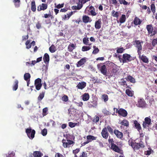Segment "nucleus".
<instances>
[{"mask_svg": "<svg viewBox=\"0 0 157 157\" xmlns=\"http://www.w3.org/2000/svg\"><path fill=\"white\" fill-rule=\"evenodd\" d=\"M48 111V108L46 107L44 108L43 109V116H45L47 114V112Z\"/></svg>", "mask_w": 157, "mask_h": 157, "instance_id": "59", "label": "nucleus"}, {"mask_svg": "<svg viewBox=\"0 0 157 157\" xmlns=\"http://www.w3.org/2000/svg\"><path fill=\"white\" fill-rule=\"evenodd\" d=\"M101 20L100 19L96 21L95 23L94 26L96 29H99L101 27Z\"/></svg>", "mask_w": 157, "mask_h": 157, "instance_id": "18", "label": "nucleus"}, {"mask_svg": "<svg viewBox=\"0 0 157 157\" xmlns=\"http://www.w3.org/2000/svg\"><path fill=\"white\" fill-rule=\"evenodd\" d=\"M149 150L147 151H145L144 154L146 155H150L151 154V152L153 151L150 148H148Z\"/></svg>", "mask_w": 157, "mask_h": 157, "instance_id": "55", "label": "nucleus"}, {"mask_svg": "<svg viewBox=\"0 0 157 157\" xmlns=\"http://www.w3.org/2000/svg\"><path fill=\"white\" fill-rule=\"evenodd\" d=\"M121 4H123L124 5H129L130 2L128 3L125 0H118Z\"/></svg>", "mask_w": 157, "mask_h": 157, "instance_id": "47", "label": "nucleus"}, {"mask_svg": "<svg viewBox=\"0 0 157 157\" xmlns=\"http://www.w3.org/2000/svg\"><path fill=\"white\" fill-rule=\"evenodd\" d=\"M33 155L34 157H41L43 154L40 151H35L33 152Z\"/></svg>", "mask_w": 157, "mask_h": 157, "instance_id": "24", "label": "nucleus"}, {"mask_svg": "<svg viewBox=\"0 0 157 157\" xmlns=\"http://www.w3.org/2000/svg\"><path fill=\"white\" fill-rule=\"evenodd\" d=\"M98 67L99 68L100 67V70L101 73L104 75H107V68L105 65H102V63L98 64Z\"/></svg>", "mask_w": 157, "mask_h": 157, "instance_id": "10", "label": "nucleus"}, {"mask_svg": "<svg viewBox=\"0 0 157 157\" xmlns=\"http://www.w3.org/2000/svg\"><path fill=\"white\" fill-rule=\"evenodd\" d=\"M99 120V118L98 116H95L94 119L93 121L96 123L98 122Z\"/></svg>", "mask_w": 157, "mask_h": 157, "instance_id": "61", "label": "nucleus"}, {"mask_svg": "<svg viewBox=\"0 0 157 157\" xmlns=\"http://www.w3.org/2000/svg\"><path fill=\"white\" fill-rule=\"evenodd\" d=\"M136 105L139 107H145L146 105V103L144 99L140 98L138 99Z\"/></svg>", "mask_w": 157, "mask_h": 157, "instance_id": "11", "label": "nucleus"}, {"mask_svg": "<svg viewBox=\"0 0 157 157\" xmlns=\"http://www.w3.org/2000/svg\"><path fill=\"white\" fill-rule=\"evenodd\" d=\"M111 149L114 151L119 153L121 154H123V151L119 147L115 144H112L111 146Z\"/></svg>", "mask_w": 157, "mask_h": 157, "instance_id": "7", "label": "nucleus"}, {"mask_svg": "<svg viewBox=\"0 0 157 157\" xmlns=\"http://www.w3.org/2000/svg\"><path fill=\"white\" fill-rule=\"evenodd\" d=\"M31 10L33 12L36 11V6L35 1H33L31 3Z\"/></svg>", "mask_w": 157, "mask_h": 157, "instance_id": "34", "label": "nucleus"}, {"mask_svg": "<svg viewBox=\"0 0 157 157\" xmlns=\"http://www.w3.org/2000/svg\"><path fill=\"white\" fill-rule=\"evenodd\" d=\"M87 8H89L88 10V12L89 13V14H91L92 16H95L97 14L95 12V9L94 6H91Z\"/></svg>", "mask_w": 157, "mask_h": 157, "instance_id": "13", "label": "nucleus"}, {"mask_svg": "<svg viewBox=\"0 0 157 157\" xmlns=\"http://www.w3.org/2000/svg\"><path fill=\"white\" fill-rule=\"evenodd\" d=\"M108 64H109V65L112 68L111 73L114 74L115 75L119 70L117 66L113 63L109 61H108Z\"/></svg>", "mask_w": 157, "mask_h": 157, "instance_id": "8", "label": "nucleus"}, {"mask_svg": "<svg viewBox=\"0 0 157 157\" xmlns=\"http://www.w3.org/2000/svg\"><path fill=\"white\" fill-rule=\"evenodd\" d=\"M36 27L38 29H40L41 28V24L38 22L36 24Z\"/></svg>", "mask_w": 157, "mask_h": 157, "instance_id": "63", "label": "nucleus"}, {"mask_svg": "<svg viewBox=\"0 0 157 157\" xmlns=\"http://www.w3.org/2000/svg\"><path fill=\"white\" fill-rule=\"evenodd\" d=\"M86 58L84 57L81 59L76 64V66L77 67H79L83 65L86 61Z\"/></svg>", "mask_w": 157, "mask_h": 157, "instance_id": "17", "label": "nucleus"}, {"mask_svg": "<svg viewBox=\"0 0 157 157\" xmlns=\"http://www.w3.org/2000/svg\"><path fill=\"white\" fill-rule=\"evenodd\" d=\"M141 54H140V55H139L140 59L144 63H148L149 62L148 59L146 56L143 55L141 56Z\"/></svg>", "mask_w": 157, "mask_h": 157, "instance_id": "19", "label": "nucleus"}, {"mask_svg": "<svg viewBox=\"0 0 157 157\" xmlns=\"http://www.w3.org/2000/svg\"><path fill=\"white\" fill-rule=\"evenodd\" d=\"M126 94L129 96L132 97L133 95V92L129 89H126L125 91Z\"/></svg>", "mask_w": 157, "mask_h": 157, "instance_id": "46", "label": "nucleus"}, {"mask_svg": "<svg viewBox=\"0 0 157 157\" xmlns=\"http://www.w3.org/2000/svg\"><path fill=\"white\" fill-rule=\"evenodd\" d=\"M109 138L108 140V141L109 143L110 144V145L111 146L112 145V144H114V141L113 139H110V136L109 137Z\"/></svg>", "mask_w": 157, "mask_h": 157, "instance_id": "62", "label": "nucleus"}, {"mask_svg": "<svg viewBox=\"0 0 157 157\" xmlns=\"http://www.w3.org/2000/svg\"><path fill=\"white\" fill-rule=\"evenodd\" d=\"M47 7L48 5L47 4L42 3L37 7V10L38 11L42 10H44L47 9Z\"/></svg>", "mask_w": 157, "mask_h": 157, "instance_id": "15", "label": "nucleus"}, {"mask_svg": "<svg viewBox=\"0 0 157 157\" xmlns=\"http://www.w3.org/2000/svg\"><path fill=\"white\" fill-rule=\"evenodd\" d=\"M114 133L116 135L118 139H122L123 137V133L117 129H115L114 130Z\"/></svg>", "mask_w": 157, "mask_h": 157, "instance_id": "14", "label": "nucleus"}, {"mask_svg": "<svg viewBox=\"0 0 157 157\" xmlns=\"http://www.w3.org/2000/svg\"><path fill=\"white\" fill-rule=\"evenodd\" d=\"M133 60V59H132V57L130 55L125 53L123 55L122 59H121L122 61L121 62H122L123 63H125L130 62Z\"/></svg>", "mask_w": 157, "mask_h": 157, "instance_id": "4", "label": "nucleus"}, {"mask_svg": "<svg viewBox=\"0 0 157 157\" xmlns=\"http://www.w3.org/2000/svg\"><path fill=\"white\" fill-rule=\"evenodd\" d=\"M42 135L44 136H45L47 133V130L46 128H44L42 130L41 132Z\"/></svg>", "mask_w": 157, "mask_h": 157, "instance_id": "51", "label": "nucleus"}, {"mask_svg": "<svg viewBox=\"0 0 157 157\" xmlns=\"http://www.w3.org/2000/svg\"><path fill=\"white\" fill-rule=\"evenodd\" d=\"M90 0H78V3L82 7L83 6V4H85L86 2L90 1Z\"/></svg>", "mask_w": 157, "mask_h": 157, "instance_id": "40", "label": "nucleus"}, {"mask_svg": "<svg viewBox=\"0 0 157 157\" xmlns=\"http://www.w3.org/2000/svg\"><path fill=\"white\" fill-rule=\"evenodd\" d=\"M151 9L152 12L154 14L155 12V7L154 4L152 3L151 4Z\"/></svg>", "mask_w": 157, "mask_h": 157, "instance_id": "49", "label": "nucleus"}, {"mask_svg": "<svg viewBox=\"0 0 157 157\" xmlns=\"http://www.w3.org/2000/svg\"><path fill=\"white\" fill-rule=\"evenodd\" d=\"M141 22V21L140 20V19L138 17H136L134 19V24L136 25H140Z\"/></svg>", "mask_w": 157, "mask_h": 157, "instance_id": "29", "label": "nucleus"}, {"mask_svg": "<svg viewBox=\"0 0 157 157\" xmlns=\"http://www.w3.org/2000/svg\"><path fill=\"white\" fill-rule=\"evenodd\" d=\"M106 128L107 129V131L108 130L109 132L112 135H113L114 133L113 129L109 125H108Z\"/></svg>", "mask_w": 157, "mask_h": 157, "instance_id": "43", "label": "nucleus"}, {"mask_svg": "<svg viewBox=\"0 0 157 157\" xmlns=\"http://www.w3.org/2000/svg\"><path fill=\"white\" fill-rule=\"evenodd\" d=\"M126 16L124 14H122L119 19L120 23L121 24L124 23L126 21Z\"/></svg>", "mask_w": 157, "mask_h": 157, "instance_id": "35", "label": "nucleus"}, {"mask_svg": "<svg viewBox=\"0 0 157 157\" xmlns=\"http://www.w3.org/2000/svg\"><path fill=\"white\" fill-rule=\"evenodd\" d=\"M18 80H15L14 82V85L13 86V91H16L17 90L18 87Z\"/></svg>", "mask_w": 157, "mask_h": 157, "instance_id": "28", "label": "nucleus"}, {"mask_svg": "<svg viewBox=\"0 0 157 157\" xmlns=\"http://www.w3.org/2000/svg\"><path fill=\"white\" fill-rule=\"evenodd\" d=\"M157 44V39H153L152 42V45L153 47H155L156 45Z\"/></svg>", "mask_w": 157, "mask_h": 157, "instance_id": "58", "label": "nucleus"}, {"mask_svg": "<svg viewBox=\"0 0 157 157\" xmlns=\"http://www.w3.org/2000/svg\"><path fill=\"white\" fill-rule=\"evenodd\" d=\"M120 124L122 125H124L127 127H128L129 126V123L127 120L124 119L121 121L120 123Z\"/></svg>", "mask_w": 157, "mask_h": 157, "instance_id": "30", "label": "nucleus"}, {"mask_svg": "<svg viewBox=\"0 0 157 157\" xmlns=\"http://www.w3.org/2000/svg\"><path fill=\"white\" fill-rule=\"evenodd\" d=\"M24 77L25 80L27 81H29L31 77V75L29 73H26L24 74Z\"/></svg>", "mask_w": 157, "mask_h": 157, "instance_id": "33", "label": "nucleus"}, {"mask_svg": "<svg viewBox=\"0 0 157 157\" xmlns=\"http://www.w3.org/2000/svg\"><path fill=\"white\" fill-rule=\"evenodd\" d=\"M69 126L70 127L72 128L74 127L77 124V123L70 122L69 123Z\"/></svg>", "mask_w": 157, "mask_h": 157, "instance_id": "54", "label": "nucleus"}, {"mask_svg": "<svg viewBox=\"0 0 157 157\" xmlns=\"http://www.w3.org/2000/svg\"><path fill=\"white\" fill-rule=\"evenodd\" d=\"M43 59L45 63H48L49 61V56L47 53H45L43 56Z\"/></svg>", "mask_w": 157, "mask_h": 157, "instance_id": "23", "label": "nucleus"}, {"mask_svg": "<svg viewBox=\"0 0 157 157\" xmlns=\"http://www.w3.org/2000/svg\"><path fill=\"white\" fill-rule=\"evenodd\" d=\"M134 124H135V127L138 131H139L141 129L140 124L137 122L136 120H135L134 121Z\"/></svg>", "mask_w": 157, "mask_h": 157, "instance_id": "27", "label": "nucleus"}, {"mask_svg": "<svg viewBox=\"0 0 157 157\" xmlns=\"http://www.w3.org/2000/svg\"><path fill=\"white\" fill-rule=\"evenodd\" d=\"M41 82V79L39 78L36 79L35 80L34 85L36 89L37 90H40L41 89L42 86Z\"/></svg>", "mask_w": 157, "mask_h": 157, "instance_id": "9", "label": "nucleus"}, {"mask_svg": "<svg viewBox=\"0 0 157 157\" xmlns=\"http://www.w3.org/2000/svg\"><path fill=\"white\" fill-rule=\"evenodd\" d=\"M45 94V92H42L40 93L39 96L38 97L37 99L38 101H41L44 98Z\"/></svg>", "mask_w": 157, "mask_h": 157, "instance_id": "38", "label": "nucleus"}, {"mask_svg": "<svg viewBox=\"0 0 157 157\" xmlns=\"http://www.w3.org/2000/svg\"><path fill=\"white\" fill-rule=\"evenodd\" d=\"M151 121V119L148 117H146L144 119V122L148 125L150 124Z\"/></svg>", "mask_w": 157, "mask_h": 157, "instance_id": "48", "label": "nucleus"}, {"mask_svg": "<svg viewBox=\"0 0 157 157\" xmlns=\"http://www.w3.org/2000/svg\"><path fill=\"white\" fill-rule=\"evenodd\" d=\"M87 154L84 152H83L81 155H80V157H87Z\"/></svg>", "mask_w": 157, "mask_h": 157, "instance_id": "64", "label": "nucleus"}, {"mask_svg": "<svg viewBox=\"0 0 157 157\" xmlns=\"http://www.w3.org/2000/svg\"><path fill=\"white\" fill-rule=\"evenodd\" d=\"M62 99L63 101L67 102L68 100V98L67 95H64L62 97Z\"/></svg>", "mask_w": 157, "mask_h": 157, "instance_id": "53", "label": "nucleus"}, {"mask_svg": "<svg viewBox=\"0 0 157 157\" xmlns=\"http://www.w3.org/2000/svg\"><path fill=\"white\" fill-rule=\"evenodd\" d=\"M82 99L84 101H87L89 98V95L88 93H85L82 96Z\"/></svg>", "mask_w": 157, "mask_h": 157, "instance_id": "36", "label": "nucleus"}, {"mask_svg": "<svg viewBox=\"0 0 157 157\" xmlns=\"http://www.w3.org/2000/svg\"><path fill=\"white\" fill-rule=\"evenodd\" d=\"M129 145L132 147L134 150L136 151L139 149L140 148H144V143L141 141L139 143H136L132 140L128 141Z\"/></svg>", "mask_w": 157, "mask_h": 157, "instance_id": "1", "label": "nucleus"}, {"mask_svg": "<svg viewBox=\"0 0 157 157\" xmlns=\"http://www.w3.org/2000/svg\"><path fill=\"white\" fill-rule=\"evenodd\" d=\"M49 50L51 53H54L56 51V47L53 44L49 48Z\"/></svg>", "mask_w": 157, "mask_h": 157, "instance_id": "42", "label": "nucleus"}, {"mask_svg": "<svg viewBox=\"0 0 157 157\" xmlns=\"http://www.w3.org/2000/svg\"><path fill=\"white\" fill-rule=\"evenodd\" d=\"M29 43L30 41L29 40H27L25 43L26 48L27 49L30 48L32 46L31 44H30Z\"/></svg>", "mask_w": 157, "mask_h": 157, "instance_id": "52", "label": "nucleus"}, {"mask_svg": "<svg viewBox=\"0 0 157 157\" xmlns=\"http://www.w3.org/2000/svg\"><path fill=\"white\" fill-rule=\"evenodd\" d=\"M26 133L28 136L31 139H33L34 137L35 134V131L34 130H32L31 128L26 129Z\"/></svg>", "mask_w": 157, "mask_h": 157, "instance_id": "5", "label": "nucleus"}, {"mask_svg": "<svg viewBox=\"0 0 157 157\" xmlns=\"http://www.w3.org/2000/svg\"><path fill=\"white\" fill-rule=\"evenodd\" d=\"M67 142H66V140L64 139L62 140L63 146L64 148H69L71 147V145L75 144L74 142L72 140H67Z\"/></svg>", "mask_w": 157, "mask_h": 157, "instance_id": "6", "label": "nucleus"}, {"mask_svg": "<svg viewBox=\"0 0 157 157\" xmlns=\"http://www.w3.org/2000/svg\"><path fill=\"white\" fill-rule=\"evenodd\" d=\"M101 133L102 137L105 139L108 138L109 135L107 129L105 127L103 128Z\"/></svg>", "mask_w": 157, "mask_h": 157, "instance_id": "12", "label": "nucleus"}, {"mask_svg": "<svg viewBox=\"0 0 157 157\" xmlns=\"http://www.w3.org/2000/svg\"><path fill=\"white\" fill-rule=\"evenodd\" d=\"M112 16L113 17L117 18L120 14L119 12H116L114 10H113L111 12Z\"/></svg>", "mask_w": 157, "mask_h": 157, "instance_id": "32", "label": "nucleus"}, {"mask_svg": "<svg viewBox=\"0 0 157 157\" xmlns=\"http://www.w3.org/2000/svg\"><path fill=\"white\" fill-rule=\"evenodd\" d=\"M82 20L83 22L86 23L90 22L92 20L89 17L86 15H83L82 17Z\"/></svg>", "mask_w": 157, "mask_h": 157, "instance_id": "21", "label": "nucleus"}, {"mask_svg": "<svg viewBox=\"0 0 157 157\" xmlns=\"http://www.w3.org/2000/svg\"><path fill=\"white\" fill-rule=\"evenodd\" d=\"M82 7L78 2L77 3V6H72L71 8L73 10H80Z\"/></svg>", "mask_w": 157, "mask_h": 157, "instance_id": "37", "label": "nucleus"}, {"mask_svg": "<svg viewBox=\"0 0 157 157\" xmlns=\"http://www.w3.org/2000/svg\"><path fill=\"white\" fill-rule=\"evenodd\" d=\"M124 50L123 48H118L117 50V52L118 53H121L123 52V51Z\"/></svg>", "mask_w": 157, "mask_h": 157, "instance_id": "57", "label": "nucleus"}, {"mask_svg": "<svg viewBox=\"0 0 157 157\" xmlns=\"http://www.w3.org/2000/svg\"><path fill=\"white\" fill-rule=\"evenodd\" d=\"M146 29L148 31V34L150 35V36H152L155 35L157 33L156 29H154L151 24L147 25Z\"/></svg>", "mask_w": 157, "mask_h": 157, "instance_id": "3", "label": "nucleus"}, {"mask_svg": "<svg viewBox=\"0 0 157 157\" xmlns=\"http://www.w3.org/2000/svg\"><path fill=\"white\" fill-rule=\"evenodd\" d=\"M64 4L63 3L61 4H59L56 6L55 7L57 8V9H59L63 7L64 6Z\"/></svg>", "mask_w": 157, "mask_h": 157, "instance_id": "60", "label": "nucleus"}, {"mask_svg": "<svg viewBox=\"0 0 157 157\" xmlns=\"http://www.w3.org/2000/svg\"><path fill=\"white\" fill-rule=\"evenodd\" d=\"M97 102L95 101H90L87 103V105L89 108L96 107L97 105Z\"/></svg>", "mask_w": 157, "mask_h": 157, "instance_id": "20", "label": "nucleus"}, {"mask_svg": "<svg viewBox=\"0 0 157 157\" xmlns=\"http://www.w3.org/2000/svg\"><path fill=\"white\" fill-rule=\"evenodd\" d=\"M143 42L142 40H135L133 41V44L135 45V47L137 48V52L138 55H140L141 54L142 50V47L141 44H143Z\"/></svg>", "mask_w": 157, "mask_h": 157, "instance_id": "2", "label": "nucleus"}, {"mask_svg": "<svg viewBox=\"0 0 157 157\" xmlns=\"http://www.w3.org/2000/svg\"><path fill=\"white\" fill-rule=\"evenodd\" d=\"M75 48V46L73 44H70L68 47V51L70 52H71Z\"/></svg>", "mask_w": 157, "mask_h": 157, "instance_id": "39", "label": "nucleus"}, {"mask_svg": "<svg viewBox=\"0 0 157 157\" xmlns=\"http://www.w3.org/2000/svg\"><path fill=\"white\" fill-rule=\"evenodd\" d=\"M91 44H89V46H84L82 48V52H85L89 50L91 48V46H90Z\"/></svg>", "mask_w": 157, "mask_h": 157, "instance_id": "25", "label": "nucleus"}, {"mask_svg": "<svg viewBox=\"0 0 157 157\" xmlns=\"http://www.w3.org/2000/svg\"><path fill=\"white\" fill-rule=\"evenodd\" d=\"M128 113L127 111L123 108H120V111L119 113V116L125 117L127 116Z\"/></svg>", "mask_w": 157, "mask_h": 157, "instance_id": "16", "label": "nucleus"}, {"mask_svg": "<svg viewBox=\"0 0 157 157\" xmlns=\"http://www.w3.org/2000/svg\"><path fill=\"white\" fill-rule=\"evenodd\" d=\"M102 113L105 114L107 115H110L111 113L108 111L106 109H104L102 110Z\"/></svg>", "mask_w": 157, "mask_h": 157, "instance_id": "56", "label": "nucleus"}, {"mask_svg": "<svg viewBox=\"0 0 157 157\" xmlns=\"http://www.w3.org/2000/svg\"><path fill=\"white\" fill-rule=\"evenodd\" d=\"M87 140L89 142H91L92 140H95L97 139L96 137H95L93 136L88 135L86 136Z\"/></svg>", "mask_w": 157, "mask_h": 157, "instance_id": "26", "label": "nucleus"}, {"mask_svg": "<svg viewBox=\"0 0 157 157\" xmlns=\"http://www.w3.org/2000/svg\"><path fill=\"white\" fill-rule=\"evenodd\" d=\"M102 98L105 102L107 101L109 99L108 96L106 94H103Z\"/></svg>", "mask_w": 157, "mask_h": 157, "instance_id": "50", "label": "nucleus"}, {"mask_svg": "<svg viewBox=\"0 0 157 157\" xmlns=\"http://www.w3.org/2000/svg\"><path fill=\"white\" fill-rule=\"evenodd\" d=\"M127 80L133 83H134L136 82L135 79L133 77L130 75L128 76Z\"/></svg>", "mask_w": 157, "mask_h": 157, "instance_id": "31", "label": "nucleus"}, {"mask_svg": "<svg viewBox=\"0 0 157 157\" xmlns=\"http://www.w3.org/2000/svg\"><path fill=\"white\" fill-rule=\"evenodd\" d=\"M13 2L16 7H18L20 5V0H13Z\"/></svg>", "mask_w": 157, "mask_h": 157, "instance_id": "41", "label": "nucleus"}, {"mask_svg": "<svg viewBox=\"0 0 157 157\" xmlns=\"http://www.w3.org/2000/svg\"><path fill=\"white\" fill-rule=\"evenodd\" d=\"M82 42L85 45H89V38L88 37H84L82 40Z\"/></svg>", "mask_w": 157, "mask_h": 157, "instance_id": "44", "label": "nucleus"}, {"mask_svg": "<svg viewBox=\"0 0 157 157\" xmlns=\"http://www.w3.org/2000/svg\"><path fill=\"white\" fill-rule=\"evenodd\" d=\"M93 48L94 49V50L92 52L93 54H96L99 52V49L98 48L96 47L95 46H93Z\"/></svg>", "mask_w": 157, "mask_h": 157, "instance_id": "45", "label": "nucleus"}, {"mask_svg": "<svg viewBox=\"0 0 157 157\" xmlns=\"http://www.w3.org/2000/svg\"><path fill=\"white\" fill-rule=\"evenodd\" d=\"M86 86V83L84 82H79L76 86L78 89L82 90Z\"/></svg>", "mask_w": 157, "mask_h": 157, "instance_id": "22", "label": "nucleus"}]
</instances>
